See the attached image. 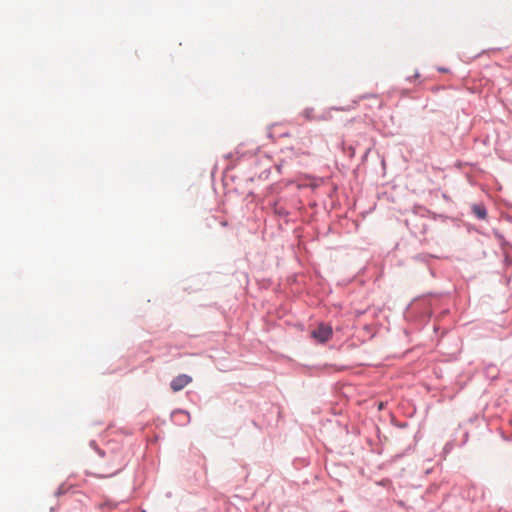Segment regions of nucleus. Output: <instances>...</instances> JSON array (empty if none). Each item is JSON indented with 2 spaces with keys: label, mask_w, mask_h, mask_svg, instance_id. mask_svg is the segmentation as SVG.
Returning <instances> with one entry per match:
<instances>
[{
  "label": "nucleus",
  "mask_w": 512,
  "mask_h": 512,
  "mask_svg": "<svg viewBox=\"0 0 512 512\" xmlns=\"http://www.w3.org/2000/svg\"><path fill=\"white\" fill-rule=\"evenodd\" d=\"M311 336L320 343L328 341L332 336V328L328 325L320 324L311 332Z\"/></svg>",
  "instance_id": "obj_1"
},
{
  "label": "nucleus",
  "mask_w": 512,
  "mask_h": 512,
  "mask_svg": "<svg viewBox=\"0 0 512 512\" xmlns=\"http://www.w3.org/2000/svg\"><path fill=\"white\" fill-rule=\"evenodd\" d=\"M192 382V378L186 374H180L172 379L170 387L173 392H179Z\"/></svg>",
  "instance_id": "obj_2"
},
{
  "label": "nucleus",
  "mask_w": 512,
  "mask_h": 512,
  "mask_svg": "<svg viewBox=\"0 0 512 512\" xmlns=\"http://www.w3.org/2000/svg\"><path fill=\"white\" fill-rule=\"evenodd\" d=\"M472 210H473L474 214L477 216V218H479V219H485L487 216L486 209L482 205H474Z\"/></svg>",
  "instance_id": "obj_3"
},
{
  "label": "nucleus",
  "mask_w": 512,
  "mask_h": 512,
  "mask_svg": "<svg viewBox=\"0 0 512 512\" xmlns=\"http://www.w3.org/2000/svg\"><path fill=\"white\" fill-rule=\"evenodd\" d=\"M304 114H305V117H306L307 119H309V120H311V119H312V117L310 116V111H309V110H306V111L304 112Z\"/></svg>",
  "instance_id": "obj_4"
},
{
  "label": "nucleus",
  "mask_w": 512,
  "mask_h": 512,
  "mask_svg": "<svg viewBox=\"0 0 512 512\" xmlns=\"http://www.w3.org/2000/svg\"><path fill=\"white\" fill-rule=\"evenodd\" d=\"M379 409L380 410L383 409V403L382 402L379 404Z\"/></svg>",
  "instance_id": "obj_5"
}]
</instances>
